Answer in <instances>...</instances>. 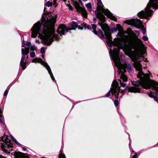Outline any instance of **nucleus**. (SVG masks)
Masks as SVG:
<instances>
[{
	"label": "nucleus",
	"instance_id": "7c9ffc66",
	"mask_svg": "<svg viewBox=\"0 0 158 158\" xmlns=\"http://www.w3.org/2000/svg\"><path fill=\"white\" fill-rule=\"evenodd\" d=\"M8 90H7V89H6L5 92H4V96H6L8 93Z\"/></svg>",
	"mask_w": 158,
	"mask_h": 158
},
{
	"label": "nucleus",
	"instance_id": "3c124183",
	"mask_svg": "<svg viewBox=\"0 0 158 158\" xmlns=\"http://www.w3.org/2000/svg\"><path fill=\"white\" fill-rule=\"evenodd\" d=\"M82 0L84 1H87V0Z\"/></svg>",
	"mask_w": 158,
	"mask_h": 158
},
{
	"label": "nucleus",
	"instance_id": "9d476101",
	"mask_svg": "<svg viewBox=\"0 0 158 158\" xmlns=\"http://www.w3.org/2000/svg\"><path fill=\"white\" fill-rule=\"evenodd\" d=\"M112 87L111 88V91L112 95H114L116 98H118V84L116 81H114L112 85Z\"/></svg>",
	"mask_w": 158,
	"mask_h": 158
},
{
	"label": "nucleus",
	"instance_id": "5fc2aeb1",
	"mask_svg": "<svg viewBox=\"0 0 158 158\" xmlns=\"http://www.w3.org/2000/svg\"><path fill=\"white\" fill-rule=\"evenodd\" d=\"M71 8H72V7H69V8H70V9H71Z\"/></svg>",
	"mask_w": 158,
	"mask_h": 158
},
{
	"label": "nucleus",
	"instance_id": "dca6fc26",
	"mask_svg": "<svg viewBox=\"0 0 158 158\" xmlns=\"http://www.w3.org/2000/svg\"><path fill=\"white\" fill-rule=\"evenodd\" d=\"M26 60H21L20 61V64L23 70H24L26 68L25 66L26 65Z\"/></svg>",
	"mask_w": 158,
	"mask_h": 158
},
{
	"label": "nucleus",
	"instance_id": "09e8293b",
	"mask_svg": "<svg viewBox=\"0 0 158 158\" xmlns=\"http://www.w3.org/2000/svg\"><path fill=\"white\" fill-rule=\"evenodd\" d=\"M119 92H120L121 91H120V90H121V89H120V87H119Z\"/></svg>",
	"mask_w": 158,
	"mask_h": 158
},
{
	"label": "nucleus",
	"instance_id": "4c0bfd02",
	"mask_svg": "<svg viewBox=\"0 0 158 158\" xmlns=\"http://www.w3.org/2000/svg\"><path fill=\"white\" fill-rule=\"evenodd\" d=\"M81 25L82 26H83V27H86V24L85 23H82Z\"/></svg>",
	"mask_w": 158,
	"mask_h": 158
},
{
	"label": "nucleus",
	"instance_id": "8fccbe9b",
	"mask_svg": "<svg viewBox=\"0 0 158 158\" xmlns=\"http://www.w3.org/2000/svg\"><path fill=\"white\" fill-rule=\"evenodd\" d=\"M144 61L145 62H148V60H145V61Z\"/></svg>",
	"mask_w": 158,
	"mask_h": 158
},
{
	"label": "nucleus",
	"instance_id": "603ef678",
	"mask_svg": "<svg viewBox=\"0 0 158 158\" xmlns=\"http://www.w3.org/2000/svg\"><path fill=\"white\" fill-rule=\"evenodd\" d=\"M120 41V38H119V42ZM119 45H120V43H119Z\"/></svg>",
	"mask_w": 158,
	"mask_h": 158
},
{
	"label": "nucleus",
	"instance_id": "393cba45",
	"mask_svg": "<svg viewBox=\"0 0 158 158\" xmlns=\"http://www.w3.org/2000/svg\"><path fill=\"white\" fill-rule=\"evenodd\" d=\"M35 54L34 52H31L30 53V56L31 58H33L35 57Z\"/></svg>",
	"mask_w": 158,
	"mask_h": 158
},
{
	"label": "nucleus",
	"instance_id": "de8ad7c7",
	"mask_svg": "<svg viewBox=\"0 0 158 158\" xmlns=\"http://www.w3.org/2000/svg\"><path fill=\"white\" fill-rule=\"evenodd\" d=\"M24 46H25L24 44H22V47H24Z\"/></svg>",
	"mask_w": 158,
	"mask_h": 158
},
{
	"label": "nucleus",
	"instance_id": "c756f323",
	"mask_svg": "<svg viewBox=\"0 0 158 158\" xmlns=\"http://www.w3.org/2000/svg\"><path fill=\"white\" fill-rule=\"evenodd\" d=\"M26 45L28 47L27 48H29L31 45V43L30 42H27L26 43Z\"/></svg>",
	"mask_w": 158,
	"mask_h": 158
},
{
	"label": "nucleus",
	"instance_id": "f3484780",
	"mask_svg": "<svg viewBox=\"0 0 158 158\" xmlns=\"http://www.w3.org/2000/svg\"><path fill=\"white\" fill-rule=\"evenodd\" d=\"M71 25L72 28L69 29V30H75L76 27L77 28V26H78L77 23L74 22H73Z\"/></svg>",
	"mask_w": 158,
	"mask_h": 158
},
{
	"label": "nucleus",
	"instance_id": "1a4fd4ad",
	"mask_svg": "<svg viewBox=\"0 0 158 158\" xmlns=\"http://www.w3.org/2000/svg\"><path fill=\"white\" fill-rule=\"evenodd\" d=\"M32 62L35 63H40L42 65H44L46 68L48 70L52 80L53 81L55 80V81H56L50 67L47 63L43 61V60H32Z\"/></svg>",
	"mask_w": 158,
	"mask_h": 158
},
{
	"label": "nucleus",
	"instance_id": "7ed1b4c3",
	"mask_svg": "<svg viewBox=\"0 0 158 158\" xmlns=\"http://www.w3.org/2000/svg\"><path fill=\"white\" fill-rule=\"evenodd\" d=\"M133 60L134 67L138 71L137 77L140 78V81H134L133 84L135 86H132L128 89L129 91L134 93H141L142 90L139 87H143L146 89H154L158 93V83L154 81H149L147 78L150 76L149 74H145L142 71L141 64L140 61L138 60Z\"/></svg>",
	"mask_w": 158,
	"mask_h": 158
},
{
	"label": "nucleus",
	"instance_id": "c03bdc74",
	"mask_svg": "<svg viewBox=\"0 0 158 158\" xmlns=\"http://www.w3.org/2000/svg\"><path fill=\"white\" fill-rule=\"evenodd\" d=\"M26 148H23V151H25V150H26Z\"/></svg>",
	"mask_w": 158,
	"mask_h": 158
},
{
	"label": "nucleus",
	"instance_id": "6e6d98bb",
	"mask_svg": "<svg viewBox=\"0 0 158 158\" xmlns=\"http://www.w3.org/2000/svg\"><path fill=\"white\" fill-rule=\"evenodd\" d=\"M71 8H72V7H69V8H70V9H71Z\"/></svg>",
	"mask_w": 158,
	"mask_h": 158
},
{
	"label": "nucleus",
	"instance_id": "37998d69",
	"mask_svg": "<svg viewBox=\"0 0 158 158\" xmlns=\"http://www.w3.org/2000/svg\"><path fill=\"white\" fill-rule=\"evenodd\" d=\"M93 20H94V21L95 22V21H96V19L95 18H94V19H93Z\"/></svg>",
	"mask_w": 158,
	"mask_h": 158
},
{
	"label": "nucleus",
	"instance_id": "72a5a7b5",
	"mask_svg": "<svg viewBox=\"0 0 158 158\" xmlns=\"http://www.w3.org/2000/svg\"><path fill=\"white\" fill-rule=\"evenodd\" d=\"M150 93H148L149 96L151 98H152L153 97V94H152V93L151 92Z\"/></svg>",
	"mask_w": 158,
	"mask_h": 158
},
{
	"label": "nucleus",
	"instance_id": "f8f14e48",
	"mask_svg": "<svg viewBox=\"0 0 158 158\" xmlns=\"http://www.w3.org/2000/svg\"><path fill=\"white\" fill-rule=\"evenodd\" d=\"M15 158H29L26 154L21 152H15Z\"/></svg>",
	"mask_w": 158,
	"mask_h": 158
},
{
	"label": "nucleus",
	"instance_id": "bf43d9fd",
	"mask_svg": "<svg viewBox=\"0 0 158 158\" xmlns=\"http://www.w3.org/2000/svg\"><path fill=\"white\" fill-rule=\"evenodd\" d=\"M118 35V32L117 33V35Z\"/></svg>",
	"mask_w": 158,
	"mask_h": 158
},
{
	"label": "nucleus",
	"instance_id": "2eb2a0df",
	"mask_svg": "<svg viewBox=\"0 0 158 158\" xmlns=\"http://www.w3.org/2000/svg\"><path fill=\"white\" fill-rule=\"evenodd\" d=\"M94 33L101 39H104L105 38L103 32L100 30H99L98 32L96 31H94Z\"/></svg>",
	"mask_w": 158,
	"mask_h": 158
},
{
	"label": "nucleus",
	"instance_id": "473e14b6",
	"mask_svg": "<svg viewBox=\"0 0 158 158\" xmlns=\"http://www.w3.org/2000/svg\"><path fill=\"white\" fill-rule=\"evenodd\" d=\"M143 39L145 41H147L148 40V37L145 36H143Z\"/></svg>",
	"mask_w": 158,
	"mask_h": 158
},
{
	"label": "nucleus",
	"instance_id": "79ce46f5",
	"mask_svg": "<svg viewBox=\"0 0 158 158\" xmlns=\"http://www.w3.org/2000/svg\"><path fill=\"white\" fill-rule=\"evenodd\" d=\"M42 58H43V59L44 58V56L43 54H42Z\"/></svg>",
	"mask_w": 158,
	"mask_h": 158
},
{
	"label": "nucleus",
	"instance_id": "a878e982",
	"mask_svg": "<svg viewBox=\"0 0 158 158\" xmlns=\"http://www.w3.org/2000/svg\"><path fill=\"white\" fill-rule=\"evenodd\" d=\"M153 94L155 95H156V96L154 98V100L156 102L158 103V95H156L155 94L153 93ZM154 96V95L153 96Z\"/></svg>",
	"mask_w": 158,
	"mask_h": 158
},
{
	"label": "nucleus",
	"instance_id": "bb28decb",
	"mask_svg": "<svg viewBox=\"0 0 158 158\" xmlns=\"http://www.w3.org/2000/svg\"><path fill=\"white\" fill-rule=\"evenodd\" d=\"M91 26L92 29L94 30V31H96L95 30L96 28V26L94 24H92Z\"/></svg>",
	"mask_w": 158,
	"mask_h": 158
},
{
	"label": "nucleus",
	"instance_id": "ddd939ff",
	"mask_svg": "<svg viewBox=\"0 0 158 158\" xmlns=\"http://www.w3.org/2000/svg\"><path fill=\"white\" fill-rule=\"evenodd\" d=\"M104 14L110 19L113 20L114 21H116L117 20L116 17L113 15L110 12L108 9H106V12H105Z\"/></svg>",
	"mask_w": 158,
	"mask_h": 158
},
{
	"label": "nucleus",
	"instance_id": "cd10ccee",
	"mask_svg": "<svg viewBox=\"0 0 158 158\" xmlns=\"http://www.w3.org/2000/svg\"><path fill=\"white\" fill-rule=\"evenodd\" d=\"M45 48L44 47H42L41 48L40 52L42 54L45 53Z\"/></svg>",
	"mask_w": 158,
	"mask_h": 158
},
{
	"label": "nucleus",
	"instance_id": "e433bc0d",
	"mask_svg": "<svg viewBox=\"0 0 158 158\" xmlns=\"http://www.w3.org/2000/svg\"><path fill=\"white\" fill-rule=\"evenodd\" d=\"M137 154L135 153V154L133 156L132 158H137Z\"/></svg>",
	"mask_w": 158,
	"mask_h": 158
},
{
	"label": "nucleus",
	"instance_id": "20e7f679",
	"mask_svg": "<svg viewBox=\"0 0 158 158\" xmlns=\"http://www.w3.org/2000/svg\"><path fill=\"white\" fill-rule=\"evenodd\" d=\"M124 33L122 30V27L119 25V37L121 38V40L125 44L128 42V44L127 45L126 49L127 55L131 56L132 57L136 58L144 54L146 52L145 49L147 48L144 47L141 40L139 39L137 40L138 45H136L133 42L129 41L127 35H123ZM125 33L131 35L132 32L130 28H128Z\"/></svg>",
	"mask_w": 158,
	"mask_h": 158
},
{
	"label": "nucleus",
	"instance_id": "4468645a",
	"mask_svg": "<svg viewBox=\"0 0 158 158\" xmlns=\"http://www.w3.org/2000/svg\"><path fill=\"white\" fill-rule=\"evenodd\" d=\"M22 53L23 55L21 59H25V56L27 55L29 52V48H26L25 49L22 48L21 49Z\"/></svg>",
	"mask_w": 158,
	"mask_h": 158
},
{
	"label": "nucleus",
	"instance_id": "39448f33",
	"mask_svg": "<svg viewBox=\"0 0 158 158\" xmlns=\"http://www.w3.org/2000/svg\"><path fill=\"white\" fill-rule=\"evenodd\" d=\"M151 7L154 9L158 8V0H150L145 11H142L138 14V16L140 18H146L150 16L152 10L150 9Z\"/></svg>",
	"mask_w": 158,
	"mask_h": 158
},
{
	"label": "nucleus",
	"instance_id": "f03ea898",
	"mask_svg": "<svg viewBox=\"0 0 158 158\" xmlns=\"http://www.w3.org/2000/svg\"><path fill=\"white\" fill-rule=\"evenodd\" d=\"M97 2L98 10H95V14L101 22L98 24L104 32L107 44L110 47L112 46L114 47L112 51L111 49H110L109 51L111 58L112 59H118V38L117 37L114 38L113 41L111 40V34L109 27L107 24L103 23L105 22V17L102 13L104 14L106 10L103 8L104 6L101 0H98Z\"/></svg>",
	"mask_w": 158,
	"mask_h": 158
},
{
	"label": "nucleus",
	"instance_id": "864d4df0",
	"mask_svg": "<svg viewBox=\"0 0 158 158\" xmlns=\"http://www.w3.org/2000/svg\"><path fill=\"white\" fill-rule=\"evenodd\" d=\"M28 58V56H27V57H26V58L27 59V58Z\"/></svg>",
	"mask_w": 158,
	"mask_h": 158
},
{
	"label": "nucleus",
	"instance_id": "412c9836",
	"mask_svg": "<svg viewBox=\"0 0 158 158\" xmlns=\"http://www.w3.org/2000/svg\"><path fill=\"white\" fill-rule=\"evenodd\" d=\"M59 158H66L64 154H62V152H60L59 155Z\"/></svg>",
	"mask_w": 158,
	"mask_h": 158
},
{
	"label": "nucleus",
	"instance_id": "f704fd0d",
	"mask_svg": "<svg viewBox=\"0 0 158 158\" xmlns=\"http://www.w3.org/2000/svg\"><path fill=\"white\" fill-rule=\"evenodd\" d=\"M36 48L35 46L34 47H31L30 48V49L31 50H35L36 49Z\"/></svg>",
	"mask_w": 158,
	"mask_h": 158
},
{
	"label": "nucleus",
	"instance_id": "0eeeda50",
	"mask_svg": "<svg viewBox=\"0 0 158 158\" xmlns=\"http://www.w3.org/2000/svg\"><path fill=\"white\" fill-rule=\"evenodd\" d=\"M125 23L128 25L133 26L140 29H143L144 28V27L142 24L141 21L139 19H131L127 20L125 21Z\"/></svg>",
	"mask_w": 158,
	"mask_h": 158
},
{
	"label": "nucleus",
	"instance_id": "6ab92c4d",
	"mask_svg": "<svg viewBox=\"0 0 158 158\" xmlns=\"http://www.w3.org/2000/svg\"><path fill=\"white\" fill-rule=\"evenodd\" d=\"M114 64L118 69L117 72L118 71V60H113Z\"/></svg>",
	"mask_w": 158,
	"mask_h": 158
},
{
	"label": "nucleus",
	"instance_id": "4d7b16f0",
	"mask_svg": "<svg viewBox=\"0 0 158 158\" xmlns=\"http://www.w3.org/2000/svg\"><path fill=\"white\" fill-rule=\"evenodd\" d=\"M36 42H39V41H36Z\"/></svg>",
	"mask_w": 158,
	"mask_h": 158
},
{
	"label": "nucleus",
	"instance_id": "a211bd4d",
	"mask_svg": "<svg viewBox=\"0 0 158 158\" xmlns=\"http://www.w3.org/2000/svg\"><path fill=\"white\" fill-rule=\"evenodd\" d=\"M85 6L88 9V10L91 11L92 10V6L91 5L90 3H89L85 5Z\"/></svg>",
	"mask_w": 158,
	"mask_h": 158
},
{
	"label": "nucleus",
	"instance_id": "2f4dec72",
	"mask_svg": "<svg viewBox=\"0 0 158 158\" xmlns=\"http://www.w3.org/2000/svg\"><path fill=\"white\" fill-rule=\"evenodd\" d=\"M1 115H0V123H1L3 124H4V122L2 119L1 118Z\"/></svg>",
	"mask_w": 158,
	"mask_h": 158
},
{
	"label": "nucleus",
	"instance_id": "c85d7f7f",
	"mask_svg": "<svg viewBox=\"0 0 158 158\" xmlns=\"http://www.w3.org/2000/svg\"><path fill=\"white\" fill-rule=\"evenodd\" d=\"M114 103L116 106H118V103L117 100H114Z\"/></svg>",
	"mask_w": 158,
	"mask_h": 158
},
{
	"label": "nucleus",
	"instance_id": "a18cd8bd",
	"mask_svg": "<svg viewBox=\"0 0 158 158\" xmlns=\"http://www.w3.org/2000/svg\"><path fill=\"white\" fill-rule=\"evenodd\" d=\"M79 29H81V30H82L83 28L82 27H79Z\"/></svg>",
	"mask_w": 158,
	"mask_h": 158
},
{
	"label": "nucleus",
	"instance_id": "49530a36",
	"mask_svg": "<svg viewBox=\"0 0 158 158\" xmlns=\"http://www.w3.org/2000/svg\"><path fill=\"white\" fill-rule=\"evenodd\" d=\"M2 111L0 109V114L2 113Z\"/></svg>",
	"mask_w": 158,
	"mask_h": 158
},
{
	"label": "nucleus",
	"instance_id": "ea45409f",
	"mask_svg": "<svg viewBox=\"0 0 158 158\" xmlns=\"http://www.w3.org/2000/svg\"><path fill=\"white\" fill-rule=\"evenodd\" d=\"M80 3H81V5L82 6V2H81V0H77Z\"/></svg>",
	"mask_w": 158,
	"mask_h": 158
},
{
	"label": "nucleus",
	"instance_id": "4be33fe9",
	"mask_svg": "<svg viewBox=\"0 0 158 158\" xmlns=\"http://www.w3.org/2000/svg\"><path fill=\"white\" fill-rule=\"evenodd\" d=\"M119 82L121 86L125 87L126 85L125 84L121 82V80L119 79Z\"/></svg>",
	"mask_w": 158,
	"mask_h": 158
},
{
	"label": "nucleus",
	"instance_id": "5701e85b",
	"mask_svg": "<svg viewBox=\"0 0 158 158\" xmlns=\"http://www.w3.org/2000/svg\"><path fill=\"white\" fill-rule=\"evenodd\" d=\"M117 28H114L111 29V32H114L116 31L118 29V25L117 24Z\"/></svg>",
	"mask_w": 158,
	"mask_h": 158
},
{
	"label": "nucleus",
	"instance_id": "c9c22d12",
	"mask_svg": "<svg viewBox=\"0 0 158 158\" xmlns=\"http://www.w3.org/2000/svg\"><path fill=\"white\" fill-rule=\"evenodd\" d=\"M110 95V92H109L106 94V97H108Z\"/></svg>",
	"mask_w": 158,
	"mask_h": 158
},
{
	"label": "nucleus",
	"instance_id": "58836bf2",
	"mask_svg": "<svg viewBox=\"0 0 158 158\" xmlns=\"http://www.w3.org/2000/svg\"><path fill=\"white\" fill-rule=\"evenodd\" d=\"M56 0H53L54 4H55L56 3Z\"/></svg>",
	"mask_w": 158,
	"mask_h": 158
},
{
	"label": "nucleus",
	"instance_id": "423d86ee",
	"mask_svg": "<svg viewBox=\"0 0 158 158\" xmlns=\"http://www.w3.org/2000/svg\"><path fill=\"white\" fill-rule=\"evenodd\" d=\"M121 62L120 60H119V74L122 73L120 79L123 82H126L127 80V77L123 73L126 72L127 69L129 73L133 69L132 63L125 62L123 64H121Z\"/></svg>",
	"mask_w": 158,
	"mask_h": 158
},
{
	"label": "nucleus",
	"instance_id": "f257e3e1",
	"mask_svg": "<svg viewBox=\"0 0 158 158\" xmlns=\"http://www.w3.org/2000/svg\"><path fill=\"white\" fill-rule=\"evenodd\" d=\"M56 18L55 17H52L49 19H48L46 21L43 23L44 27V31L43 34L40 33V28L41 24L40 22L35 23L31 28L32 31L31 37L35 38L38 34L39 35L40 38L43 40L44 43L47 45H50L53 41L54 38L56 39H59V35H64L69 30V28L67 27L66 26L63 24H60L57 30L59 35H54V27L56 23Z\"/></svg>",
	"mask_w": 158,
	"mask_h": 158
},
{
	"label": "nucleus",
	"instance_id": "6e6552de",
	"mask_svg": "<svg viewBox=\"0 0 158 158\" xmlns=\"http://www.w3.org/2000/svg\"><path fill=\"white\" fill-rule=\"evenodd\" d=\"M5 139L4 138H1L0 137V143L1 144V148L4 151L8 152L11 150L10 148L12 147L11 145L9 142L8 140H5Z\"/></svg>",
	"mask_w": 158,
	"mask_h": 158
},
{
	"label": "nucleus",
	"instance_id": "a19ab883",
	"mask_svg": "<svg viewBox=\"0 0 158 158\" xmlns=\"http://www.w3.org/2000/svg\"><path fill=\"white\" fill-rule=\"evenodd\" d=\"M0 158H5L4 157L0 155Z\"/></svg>",
	"mask_w": 158,
	"mask_h": 158
},
{
	"label": "nucleus",
	"instance_id": "aec40b11",
	"mask_svg": "<svg viewBox=\"0 0 158 158\" xmlns=\"http://www.w3.org/2000/svg\"><path fill=\"white\" fill-rule=\"evenodd\" d=\"M12 139L17 145L19 146H20L21 145V144H20L19 142H18L14 137H12Z\"/></svg>",
	"mask_w": 158,
	"mask_h": 158
},
{
	"label": "nucleus",
	"instance_id": "9b49d317",
	"mask_svg": "<svg viewBox=\"0 0 158 158\" xmlns=\"http://www.w3.org/2000/svg\"><path fill=\"white\" fill-rule=\"evenodd\" d=\"M74 5L78 12H81L82 15L85 18L87 17V13L84 8L81 7L79 3L77 2H74Z\"/></svg>",
	"mask_w": 158,
	"mask_h": 158
},
{
	"label": "nucleus",
	"instance_id": "13d9d810",
	"mask_svg": "<svg viewBox=\"0 0 158 158\" xmlns=\"http://www.w3.org/2000/svg\"><path fill=\"white\" fill-rule=\"evenodd\" d=\"M122 60L123 61L124 60Z\"/></svg>",
	"mask_w": 158,
	"mask_h": 158
},
{
	"label": "nucleus",
	"instance_id": "b1692460",
	"mask_svg": "<svg viewBox=\"0 0 158 158\" xmlns=\"http://www.w3.org/2000/svg\"><path fill=\"white\" fill-rule=\"evenodd\" d=\"M52 3L49 1H48L46 3V5L48 7H50L52 6Z\"/></svg>",
	"mask_w": 158,
	"mask_h": 158
}]
</instances>
